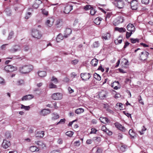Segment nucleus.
Wrapping results in <instances>:
<instances>
[{"mask_svg": "<svg viewBox=\"0 0 153 153\" xmlns=\"http://www.w3.org/2000/svg\"><path fill=\"white\" fill-rule=\"evenodd\" d=\"M33 68L31 65H21L19 68V71L22 74H27L31 71Z\"/></svg>", "mask_w": 153, "mask_h": 153, "instance_id": "obj_1", "label": "nucleus"}, {"mask_svg": "<svg viewBox=\"0 0 153 153\" xmlns=\"http://www.w3.org/2000/svg\"><path fill=\"white\" fill-rule=\"evenodd\" d=\"M31 35L33 37L37 39H40L42 36L41 32L36 29H33L32 30Z\"/></svg>", "mask_w": 153, "mask_h": 153, "instance_id": "obj_2", "label": "nucleus"}, {"mask_svg": "<svg viewBox=\"0 0 153 153\" xmlns=\"http://www.w3.org/2000/svg\"><path fill=\"white\" fill-rule=\"evenodd\" d=\"M124 21V17L122 16H119L113 21L114 25L116 26L120 23H123Z\"/></svg>", "mask_w": 153, "mask_h": 153, "instance_id": "obj_3", "label": "nucleus"}, {"mask_svg": "<svg viewBox=\"0 0 153 153\" xmlns=\"http://www.w3.org/2000/svg\"><path fill=\"white\" fill-rule=\"evenodd\" d=\"M80 77L83 81H86L91 78V76L90 73H81L80 74Z\"/></svg>", "mask_w": 153, "mask_h": 153, "instance_id": "obj_4", "label": "nucleus"}, {"mask_svg": "<svg viewBox=\"0 0 153 153\" xmlns=\"http://www.w3.org/2000/svg\"><path fill=\"white\" fill-rule=\"evenodd\" d=\"M4 70L7 72H12L17 70V68L11 65H7L5 67Z\"/></svg>", "mask_w": 153, "mask_h": 153, "instance_id": "obj_5", "label": "nucleus"}, {"mask_svg": "<svg viewBox=\"0 0 153 153\" xmlns=\"http://www.w3.org/2000/svg\"><path fill=\"white\" fill-rule=\"evenodd\" d=\"M21 47L19 45H16L13 46L12 48L9 50V51L11 53H14L21 50Z\"/></svg>", "mask_w": 153, "mask_h": 153, "instance_id": "obj_6", "label": "nucleus"}, {"mask_svg": "<svg viewBox=\"0 0 153 153\" xmlns=\"http://www.w3.org/2000/svg\"><path fill=\"white\" fill-rule=\"evenodd\" d=\"M52 98L55 100H61L62 98V94L60 93H54L52 94Z\"/></svg>", "mask_w": 153, "mask_h": 153, "instance_id": "obj_7", "label": "nucleus"}, {"mask_svg": "<svg viewBox=\"0 0 153 153\" xmlns=\"http://www.w3.org/2000/svg\"><path fill=\"white\" fill-rule=\"evenodd\" d=\"M114 4L115 6L120 9L123 8L124 5L123 1L121 0H118L117 1L114 2Z\"/></svg>", "mask_w": 153, "mask_h": 153, "instance_id": "obj_8", "label": "nucleus"}, {"mask_svg": "<svg viewBox=\"0 0 153 153\" xmlns=\"http://www.w3.org/2000/svg\"><path fill=\"white\" fill-rule=\"evenodd\" d=\"M149 53L146 51L142 52L140 55V59L141 60H145L147 59Z\"/></svg>", "mask_w": 153, "mask_h": 153, "instance_id": "obj_9", "label": "nucleus"}, {"mask_svg": "<svg viewBox=\"0 0 153 153\" xmlns=\"http://www.w3.org/2000/svg\"><path fill=\"white\" fill-rule=\"evenodd\" d=\"M138 3L137 1L133 0L131 3V7L133 10H136L137 8Z\"/></svg>", "mask_w": 153, "mask_h": 153, "instance_id": "obj_10", "label": "nucleus"}, {"mask_svg": "<svg viewBox=\"0 0 153 153\" xmlns=\"http://www.w3.org/2000/svg\"><path fill=\"white\" fill-rule=\"evenodd\" d=\"M11 145L10 142L9 140H7L6 139L3 140L2 144V147L5 149H6L9 147Z\"/></svg>", "mask_w": 153, "mask_h": 153, "instance_id": "obj_11", "label": "nucleus"}, {"mask_svg": "<svg viewBox=\"0 0 153 153\" xmlns=\"http://www.w3.org/2000/svg\"><path fill=\"white\" fill-rule=\"evenodd\" d=\"M54 21V20L53 18H50L46 20L45 24L48 27H51L53 25Z\"/></svg>", "mask_w": 153, "mask_h": 153, "instance_id": "obj_12", "label": "nucleus"}, {"mask_svg": "<svg viewBox=\"0 0 153 153\" xmlns=\"http://www.w3.org/2000/svg\"><path fill=\"white\" fill-rule=\"evenodd\" d=\"M51 112V110L49 109H44L42 110L40 112V115L45 116L49 114Z\"/></svg>", "mask_w": 153, "mask_h": 153, "instance_id": "obj_13", "label": "nucleus"}, {"mask_svg": "<svg viewBox=\"0 0 153 153\" xmlns=\"http://www.w3.org/2000/svg\"><path fill=\"white\" fill-rule=\"evenodd\" d=\"M72 9V6L68 4L65 7L64 12L66 14H68Z\"/></svg>", "mask_w": 153, "mask_h": 153, "instance_id": "obj_14", "label": "nucleus"}, {"mask_svg": "<svg viewBox=\"0 0 153 153\" xmlns=\"http://www.w3.org/2000/svg\"><path fill=\"white\" fill-rule=\"evenodd\" d=\"M107 93V92L105 90H102L99 93V97L101 99H103L106 97Z\"/></svg>", "mask_w": 153, "mask_h": 153, "instance_id": "obj_15", "label": "nucleus"}, {"mask_svg": "<svg viewBox=\"0 0 153 153\" xmlns=\"http://www.w3.org/2000/svg\"><path fill=\"white\" fill-rule=\"evenodd\" d=\"M114 125L116 127L120 130L123 132L126 131L125 128L119 123H116L114 124Z\"/></svg>", "mask_w": 153, "mask_h": 153, "instance_id": "obj_16", "label": "nucleus"}, {"mask_svg": "<svg viewBox=\"0 0 153 153\" xmlns=\"http://www.w3.org/2000/svg\"><path fill=\"white\" fill-rule=\"evenodd\" d=\"M122 60L121 63L122 66L125 68H127L129 65L128 60L125 58H123Z\"/></svg>", "mask_w": 153, "mask_h": 153, "instance_id": "obj_17", "label": "nucleus"}, {"mask_svg": "<svg viewBox=\"0 0 153 153\" xmlns=\"http://www.w3.org/2000/svg\"><path fill=\"white\" fill-rule=\"evenodd\" d=\"M127 30L129 32H132L135 31V28L134 25L131 23H129L127 26Z\"/></svg>", "mask_w": 153, "mask_h": 153, "instance_id": "obj_18", "label": "nucleus"}, {"mask_svg": "<svg viewBox=\"0 0 153 153\" xmlns=\"http://www.w3.org/2000/svg\"><path fill=\"white\" fill-rule=\"evenodd\" d=\"M34 96L32 94H29L23 96L22 98V101L30 100L34 98Z\"/></svg>", "mask_w": 153, "mask_h": 153, "instance_id": "obj_19", "label": "nucleus"}, {"mask_svg": "<svg viewBox=\"0 0 153 153\" xmlns=\"http://www.w3.org/2000/svg\"><path fill=\"white\" fill-rule=\"evenodd\" d=\"M42 3V1L40 0H36L33 5V7L35 9L37 8L39 5Z\"/></svg>", "mask_w": 153, "mask_h": 153, "instance_id": "obj_20", "label": "nucleus"}, {"mask_svg": "<svg viewBox=\"0 0 153 153\" xmlns=\"http://www.w3.org/2000/svg\"><path fill=\"white\" fill-rule=\"evenodd\" d=\"M72 30L69 28H67L64 31V37L67 38L71 33Z\"/></svg>", "mask_w": 153, "mask_h": 153, "instance_id": "obj_21", "label": "nucleus"}, {"mask_svg": "<svg viewBox=\"0 0 153 153\" xmlns=\"http://www.w3.org/2000/svg\"><path fill=\"white\" fill-rule=\"evenodd\" d=\"M100 120L101 122L104 123H110V121L107 118L104 117H100Z\"/></svg>", "mask_w": 153, "mask_h": 153, "instance_id": "obj_22", "label": "nucleus"}, {"mask_svg": "<svg viewBox=\"0 0 153 153\" xmlns=\"http://www.w3.org/2000/svg\"><path fill=\"white\" fill-rule=\"evenodd\" d=\"M37 74L39 76L42 77L46 76L47 75L46 72L45 71H39Z\"/></svg>", "mask_w": 153, "mask_h": 153, "instance_id": "obj_23", "label": "nucleus"}, {"mask_svg": "<svg viewBox=\"0 0 153 153\" xmlns=\"http://www.w3.org/2000/svg\"><path fill=\"white\" fill-rule=\"evenodd\" d=\"M64 37V36H63L62 34L59 33L57 37L56 38V42H60L63 39Z\"/></svg>", "mask_w": 153, "mask_h": 153, "instance_id": "obj_24", "label": "nucleus"}, {"mask_svg": "<svg viewBox=\"0 0 153 153\" xmlns=\"http://www.w3.org/2000/svg\"><path fill=\"white\" fill-rule=\"evenodd\" d=\"M44 135V132L43 131H37L36 134V137H42Z\"/></svg>", "mask_w": 153, "mask_h": 153, "instance_id": "obj_25", "label": "nucleus"}, {"mask_svg": "<svg viewBox=\"0 0 153 153\" xmlns=\"http://www.w3.org/2000/svg\"><path fill=\"white\" fill-rule=\"evenodd\" d=\"M98 62V60L97 59L94 58L91 60V64L92 65L95 67L97 65Z\"/></svg>", "mask_w": 153, "mask_h": 153, "instance_id": "obj_26", "label": "nucleus"}, {"mask_svg": "<svg viewBox=\"0 0 153 153\" xmlns=\"http://www.w3.org/2000/svg\"><path fill=\"white\" fill-rule=\"evenodd\" d=\"M110 37V34L109 33H107L102 35V38L105 40H108Z\"/></svg>", "mask_w": 153, "mask_h": 153, "instance_id": "obj_27", "label": "nucleus"}, {"mask_svg": "<svg viewBox=\"0 0 153 153\" xmlns=\"http://www.w3.org/2000/svg\"><path fill=\"white\" fill-rule=\"evenodd\" d=\"M115 30L117 31L120 33L124 32L126 31V29L123 27L119 28L116 27H115Z\"/></svg>", "mask_w": 153, "mask_h": 153, "instance_id": "obj_28", "label": "nucleus"}, {"mask_svg": "<svg viewBox=\"0 0 153 153\" xmlns=\"http://www.w3.org/2000/svg\"><path fill=\"white\" fill-rule=\"evenodd\" d=\"M30 150L32 152H34L35 151H38L39 149L36 146H33L30 148Z\"/></svg>", "mask_w": 153, "mask_h": 153, "instance_id": "obj_29", "label": "nucleus"}, {"mask_svg": "<svg viewBox=\"0 0 153 153\" xmlns=\"http://www.w3.org/2000/svg\"><path fill=\"white\" fill-rule=\"evenodd\" d=\"M102 19L101 18L98 17L96 18L94 20V23L97 25H99Z\"/></svg>", "mask_w": 153, "mask_h": 153, "instance_id": "obj_30", "label": "nucleus"}, {"mask_svg": "<svg viewBox=\"0 0 153 153\" xmlns=\"http://www.w3.org/2000/svg\"><path fill=\"white\" fill-rule=\"evenodd\" d=\"M84 111V110L82 108H79L75 111V113L77 114H80Z\"/></svg>", "mask_w": 153, "mask_h": 153, "instance_id": "obj_31", "label": "nucleus"}, {"mask_svg": "<svg viewBox=\"0 0 153 153\" xmlns=\"http://www.w3.org/2000/svg\"><path fill=\"white\" fill-rule=\"evenodd\" d=\"M35 143L37 144L40 147L43 148L45 146V144L43 143L41 141H36Z\"/></svg>", "mask_w": 153, "mask_h": 153, "instance_id": "obj_32", "label": "nucleus"}, {"mask_svg": "<svg viewBox=\"0 0 153 153\" xmlns=\"http://www.w3.org/2000/svg\"><path fill=\"white\" fill-rule=\"evenodd\" d=\"M52 115V119L53 120H55L59 117V115L56 113H53Z\"/></svg>", "mask_w": 153, "mask_h": 153, "instance_id": "obj_33", "label": "nucleus"}, {"mask_svg": "<svg viewBox=\"0 0 153 153\" xmlns=\"http://www.w3.org/2000/svg\"><path fill=\"white\" fill-rule=\"evenodd\" d=\"M94 78L100 81L101 80V77L99 74L95 73L94 75Z\"/></svg>", "mask_w": 153, "mask_h": 153, "instance_id": "obj_34", "label": "nucleus"}, {"mask_svg": "<svg viewBox=\"0 0 153 153\" xmlns=\"http://www.w3.org/2000/svg\"><path fill=\"white\" fill-rule=\"evenodd\" d=\"M129 134L132 137H134L135 135V134L134 131L131 129H130L129 132Z\"/></svg>", "mask_w": 153, "mask_h": 153, "instance_id": "obj_35", "label": "nucleus"}, {"mask_svg": "<svg viewBox=\"0 0 153 153\" xmlns=\"http://www.w3.org/2000/svg\"><path fill=\"white\" fill-rule=\"evenodd\" d=\"M94 140H95L96 142L98 143L101 141V138L100 137H94L93 138Z\"/></svg>", "mask_w": 153, "mask_h": 153, "instance_id": "obj_36", "label": "nucleus"}, {"mask_svg": "<svg viewBox=\"0 0 153 153\" xmlns=\"http://www.w3.org/2000/svg\"><path fill=\"white\" fill-rule=\"evenodd\" d=\"M21 108L22 109H24L26 110H29L30 108V107L29 106H25L23 105H21Z\"/></svg>", "mask_w": 153, "mask_h": 153, "instance_id": "obj_37", "label": "nucleus"}, {"mask_svg": "<svg viewBox=\"0 0 153 153\" xmlns=\"http://www.w3.org/2000/svg\"><path fill=\"white\" fill-rule=\"evenodd\" d=\"M131 42L132 43H135L136 42H139V39H134L131 38L130 39Z\"/></svg>", "mask_w": 153, "mask_h": 153, "instance_id": "obj_38", "label": "nucleus"}, {"mask_svg": "<svg viewBox=\"0 0 153 153\" xmlns=\"http://www.w3.org/2000/svg\"><path fill=\"white\" fill-rule=\"evenodd\" d=\"M51 81L53 82L55 84H57L58 82L57 79L54 76H53L52 77V79H51Z\"/></svg>", "mask_w": 153, "mask_h": 153, "instance_id": "obj_39", "label": "nucleus"}, {"mask_svg": "<svg viewBox=\"0 0 153 153\" xmlns=\"http://www.w3.org/2000/svg\"><path fill=\"white\" fill-rule=\"evenodd\" d=\"M49 87L50 88H57L56 85L53 84L52 82L49 84Z\"/></svg>", "mask_w": 153, "mask_h": 153, "instance_id": "obj_40", "label": "nucleus"}, {"mask_svg": "<svg viewBox=\"0 0 153 153\" xmlns=\"http://www.w3.org/2000/svg\"><path fill=\"white\" fill-rule=\"evenodd\" d=\"M92 8L91 5H87L84 7V9L86 10H91Z\"/></svg>", "mask_w": 153, "mask_h": 153, "instance_id": "obj_41", "label": "nucleus"}, {"mask_svg": "<svg viewBox=\"0 0 153 153\" xmlns=\"http://www.w3.org/2000/svg\"><path fill=\"white\" fill-rule=\"evenodd\" d=\"M74 134V132L71 131H68L66 132V135L69 137H71Z\"/></svg>", "mask_w": 153, "mask_h": 153, "instance_id": "obj_42", "label": "nucleus"}, {"mask_svg": "<svg viewBox=\"0 0 153 153\" xmlns=\"http://www.w3.org/2000/svg\"><path fill=\"white\" fill-rule=\"evenodd\" d=\"M97 12V11L94 9L93 7L90 10V14L91 15L93 16L94 15L96 12Z\"/></svg>", "mask_w": 153, "mask_h": 153, "instance_id": "obj_43", "label": "nucleus"}, {"mask_svg": "<svg viewBox=\"0 0 153 153\" xmlns=\"http://www.w3.org/2000/svg\"><path fill=\"white\" fill-rule=\"evenodd\" d=\"M31 13L30 12H27L26 14L25 18L26 19H28L31 16Z\"/></svg>", "mask_w": 153, "mask_h": 153, "instance_id": "obj_44", "label": "nucleus"}, {"mask_svg": "<svg viewBox=\"0 0 153 153\" xmlns=\"http://www.w3.org/2000/svg\"><path fill=\"white\" fill-rule=\"evenodd\" d=\"M116 83L117 84H119V82L118 81L115 82H114L112 84V87H113L114 88L115 90H117L118 88V87L117 86H115L114 87V85Z\"/></svg>", "mask_w": 153, "mask_h": 153, "instance_id": "obj_45", "label": "nucleus"}, {"mask_svg": "<svg viewBox=\"0 0 153 153\" xmlns=\"http://www.w3.org/2000/svg\"><path fill=\"white\" fill-rule=\"evenodd\" d=\"M42 14L45 16H47L48 15V11L45 9H43L42 10Z\"/></svg>", "mask_w": 153, "mask_h": 153, "instance_id": "obj_46", "label": "nucleus"}, {"mask_svg": "<svg viewBox=\"0 0 153 153\" xmlns=\"http://www.w3.org/2000/svg\"><path fill=\"white\" fill-rule=\"evenodd\" d=\"M146 130V128L144 127V126H143V128L141 129V131H139V132L140 135H142L144 133V131Z\"/></svg>", "mask_w": 153, "mask_h": 153, "instance_id": "obj_47", "label": "nucleus"}, {"mask_svg": "<svg viewBox=\"0 0 153 153\" xmlns=\"http://www.w3.org/2000/svg\"><path fill=\"white\" fill-rule=\"evenodd\" d=\"M5 12L8 16H10L11 14V11L10 9L9 8H6L5 10Z\"/></svg>", "mask_w": 153, "mask_h": 153, "instance_id": "obj_48", "label": "nucleus"}, {"mask_svg": "<svg viewBox=\"0 0 153 153\" xmlns=\"http://www.w3.org/2000/svg\"><path fill=\"white\" fill-rule=\"evenodd\" d=\"M14 34L13 32L12 31H11L9 34L8 37V39L9 40L11 39Z\"/></svg>", "mask_w": 153, "mask_h": 153, "instance_id": "obj_49", "label": "nucleus"}, {"mask_svg": "<svg viewBox=\"0 0 153 153\" xmlns=\"http://www.w3.org/2000/svg\"><path fill=\"white\" fill-rule=\"evenodd\" d=\"M101 130L105 132H107V131H109V130L104 126H102L101 127Z\"/></svg>", "mask_w": 153, "mask_h": 153, "instance_id": "obj_50", "label": "nucleus"}, {"mask_svg": "<svg viewBox=\"0 0 153 153\" xmlns=\"http://www.w3.org/2000/svg\"><path fill=\"white\" fill-rule=\"evenodd\" d=\"M141 2L142 4H148L149 1V0H141Z\"/></svg>", "mask_w": 153, "mask_h": 153, "instance_id": "obj_51", "label": "nucleus"}, {"mask_svg": "<svg viewBox=\"0 0 153 153\" xmlns=\"http://www.w3.org/2000/svg\"><path fill=\"white\" fill-rule=\"evenodd\" d=\"M132 34V32H126V38H128Z\"/></svg>", "mask_w": 153, "mask_h": 153, "instance_id": "obj_52", "label": "nucleus"}, {"mask_svg": "<svg viewBox=\"0 0 153 153\" xmlns=\"http://www.w3.org/2000/svg\"><path fill=\"white\" fill-rule=\"evenodd\" d=\"M74 144L75 146H79L80 145V143L79 140H77L74 142Z\"/></svg>", "mask_w": 153, "mask_h": 153, "instance_id": "obj_53", "label": "nucleus"}, {"mask_svg": "<svg viewBox=\"0 0 153 153\" xmlns=\"http://www.w3.org/2000/svg\"><path fill=\"white\" fill-rule=\"evenodd\" d=\"M79 61L77 59H75L71 61V63L72 64L76 65L78 62Z\"/></svg>", "mask_w": 153, "mask_h": 153, "instance_id": "obj_54", "label": "nucleus"}, {"mask_svg": "<svg viewBox=\"0 0 153 153\" xmlns=\"http://www.w3.org/2000/svg\"><path fill=\"white\" fill-rule=\"evenodd\" d=\"M6 137L9 138L11 137V136L10 133L9 131L6 132L5 134Z\"/></svg>", "mask_w": 153, "mask_h": 153, "instance_id": "obj_55", "label": "nucleus"}, {"mask_svg": "<svg viewBox=\"0 0 153 153\" xmlns=\"http://www.w3.org/2000/svg\"><path fill=\"white\" fill-rule=\"evenodd\" d=\"M99 43L98 41H96L94 42L93 44V46L94 48H97L99 46Z\"/></svg>", "mask_w": 153, "mask_h": 153, "instance_id": "obj_56", "label": "nucleus"}, {"mask_svg": "<svg viewBox=\"0 0 153 153\" xmlns=\"http://www.w3.org/2000/svg\"><path fill=\"white\" fill-rule=\"evenodd\" d=\"M24 81L22 80H20L18 81L17 85H21L24 83Z\"/></svg>", "mask_w": 153, "mask_h": 153, "instance_id": "obj_57", "label": "nucleus"}, {"mask_svg": "<svg viewBox=\"0 0 153 153\" xmlns=\"http://www.w3.org/2000/svg\"><path fill=\"white\" fill-rule=\"evenodd\" d=\"M57 143H58L59 144H62L63 143V140L62 138H59L57 141Z\"/></svg>", "mask_w": 153, "mask_h": 153, "instance_id": "obj_58", "label": "nucleus"}, {"mask_svg": "<svg viewBox=\"0 0 153 153\" xmlns=\"http://www.w3.org/2000/svg\"><path fill=\"white\" fill-rule=\"evenodd\" d=\"M116 105L117 106H118L120 110L123 109V107H122L123 105L121 103H117Z\"/></svg>", "mask_w": 153, "mask_h": 153, "instance_id": "obj_59", "label": "nucleus"}, {"mask_svg": "<svg viewBox=\"0 0 153 153\" xmlns=\"http://www.w3.org/2000/svg\"><path fill=\"white\" fill-rule=\"evenodd\" d=\"M90 134H95L97 130L95 128H92Z\"/></svg>", "mask_w": 153, "mask_h": 153, "instance_id": "obj_60", "label": "nucleus"}, {"mask_svg": "<svg viewBox=\"0 0 153 153\" xmlns=\"http://www.w3.org/2000/svg\"><path fill=\"white\" fill-rule=\"evenodd\" d=\"M68 90L70 94H71L74 92L73 90L70 87H68Z\"/></svg>", "mask_w": 153, "mask_h": 153, "instance_id": "obj_61", "label": "nucleus"}, {"mask_svg": "<svg viewBox=\"0 0 153 153\" xmlns=\"http://www.w3.org/2000/svg\"><path fill=\"white\" fill-rule=\"evenodd\" d=\"M111 15V14L110 13H107V14L106 15V16L105 17L106 20L107 18H108V19L109 18Z\"/></svg>", "mask_w": 153, "mask_h": 153, "instance_id": "obj_62", "label": "nucleus"}, {"mask_svg": "<svg viewBox=\"0 0 153 153\" xmlns=\"http://www.w3.org/2000/svg\"><path fill=\"white\" fill-rule=\"evenodd\" d=\"M65 119H61L60 121L57 123V124L59 123H63L65 122Z\"/></svg>", "mask_w": 153, "mask_h": 153, "instance_id": "obj_63", "label": "nucleus"}, {"mask_svg": "<svg viewBox=\"0 0 153 153\" xmlns=\"http://www.w3.org/2000/svg\"><path fill=\"white\" fill-rule=\"evenodd\" d=\"M98 70L101 71L102 72H103L104 71V69L102 68V66L101 65L99 67Z\"/></svg>", "mask_w": 153, "mask_h": 153, "instance_id": "obj_64", "label": "nucleus"}]
</instances>
